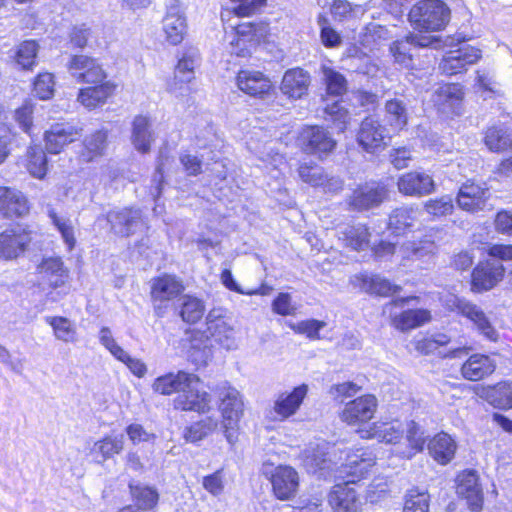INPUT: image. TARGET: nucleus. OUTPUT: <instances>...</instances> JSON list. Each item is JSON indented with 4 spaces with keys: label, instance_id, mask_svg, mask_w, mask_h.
<instances>
[{
    "label": "nucleus",
    "instance_id": "1",
    "mask_svg": "<svg viewBox=\"0 0 512 512\" xmlns=\"http://www.w3.org/2000/svg\"><path fill=\"white\" fill-rule=\"evenodd\" d=\"M405 432L409 448L407 451L401 452V454L403 457L411 458L423 449L425 443L423 433L414 421H410L406 425L398 420L391 422H375L369 426L368 429L359 431L361 438H375L380 442L389 444L397 443L403 438Z\"/></svg>",
    "mask_w": 512,
    "mask_h": 512
},
{
    "label": "nucleus",
    "instance_id": "2",
    "mask_svg": "<svg viewBox=\"0 0 512 512\" xmlns=\"http://www.w3.org/2000/svg\"><path fill=\"white\" fill-rule=\"evenodd\" d=\"M408 19L419 31H440L448 24L450 9L441 0H420L410 9Z\"/></svg>",
    "mask_w": 512,
    "mask_h": 512
},
{
    "label": "nucleus",
    "instance_id": "3",
    "mask_svg": "<svg viewBox=\"0 0 512 512\" xmlns=\"http://www.w3.org/2000/svg\"><path fill=\"white\" fill-rule=\"evenodd\" d=\"M218 396L224 435L230 444H234L237 440L239 422L244 412V403L239 391L226 384L219 387Z\"/></svg>",
    "mask_w": 512,
    "mask_h": 512
},
{
    "label": "nucleus",
    "instance_id": "4",
    "mask_svg": "<svg viewBox=\"0 0 512 512\" xmlns=\"http://www.w3.org/2000/svg\"><path fill=\"white\" fill-rule=\"evenodd\" d=\"M36 275L40 285L56 290L58 295L70 292V270L61 257H43L36 266Z\"/></svg>",
    "mask_w": 512,
    "mask_h": 512
},
{
    "label": "nucleus",
    "instance_id": "5",
    "mask_svg": "<svg viewBox=\"0 0 512 512\" xmlns=\"http://www.w3.org/2000/svg\"><path fill=\"white\" fill-rule=\"evenodd\" d=\"M110 232L118 237H130L145 228L146 223L139 208L119 207L106 213Z\"/></svg>",
    "mask_w": 512,
    "mask_h": 512
},
{
    "label": "nucleus",
    "instance_id": "6",
    "mask_svg": "<svg viewBox=\"0 0 512 512\" xmlns=\"http://www.w3.org/2000/svg\"><path fill=\"white\" fill-rule=\"evenodd\" d=\"M450 310L456 311L474 323L478 331L491 341H497L498 333L483 310L476 304L456 296L447 300Z\"/></svg>",
    "mask_w": 512,
    "mask_h": 512
},
{
    "label": "nucleus",
    "instance_id": "7",
    "mask_svg": "<svg viewBox=\"0 0 512 512\" xmlns=\"http://www.w3.org/2000/svg\"><path fill=\"white\" fill-rule=\"evenodd\" d=\"M388 197V190L382 183L367 182L355 188L348 198V205L355 211H366L380 206Z\"/></svg>",
    "mask_w": 512,
    "mask_h": 512
},
{
    "label": "nucleus",
    "instance_id": "8",
    "mask_svg": "<svg viewBox=\"0 0 512 512\" xmlns=\"http://www.w3.org/2000/svg\"><path fill=\"white\" fill-rule=\"evenodd\" d=\"M207 332L215 343L230 351L238 347L234 328L227 322L223 310L214 308L206 316Z\"/></svg>",
    "mask_w": 512,
    "mask_h": 512
},
{
    "label": "nucleus",
    "instance_id": "9",
    "mask_svg": "<svg viewBox=\"0 0 512 512\" xmlns=\"http://www.w3.org/2000/svg\"><path fill=\"white\" fill-rule=\"evenodd\" d=\"M68 71L79 83L98 84L105 81L107 74L97 59L87 55H74L68 63Z\"/></svg>",
    "mask_w": 512,
    "mask_h": 512
},
{
    "label": "nucleus",
    "instance_id": "10",
    "mask_svg": "<svg viewBox=\"0 0 512 512\" xmlns=\"http://www.w3.org/2000/svg\"><path fill=\"white\" fill-rule=\"evenodd\" d=\"M199 61V51L195 48H189L182 54L175 68L174 79L168 84L170 93L179 96L189 90L186 85L194 79V70Z\"/></svg>",
    "mask_w": 512,
    "mask_h": 512
},
{
    "label": "nucleus",
    "instance_id": "11",
    "mask_svg": "<svg viewBox=\"0 0 512 512\" xmlns=\"http://www.w3.org/2000/svg\"><path fill=\"white\" fill-rule=\"evenodd\" d=\"M263 473L269 476L274 494L280 500H288L296 494L299 486L298 473L291 466L279 465L269 471L264 466Z\"/></svg>",
    "mask_w": 512,
    "mask_h": 512
},
{
    "label": "nucleus",
    "instance_id": "12",
    "mask_svg": "<svg viewBox=\"0 0 512 512\" xmlns=\"http://www.w3.org/2000/svg\"><path fill=\"white\" fill-rule=\"evenodd\" d=\"M162 30L166 41L171 45H178L184 40L188 30L187 18L178 0H174L167 7Z\"/></svg>",
    "mask_w": 512,
    "mask_h": 512
},
{
    "label": "nucleus",
    "instance_id": "13",
    "mask_svg": "<svg viewBox=\"0 0 512 512\" xmlns=\"http://www.w3.org/2000/svg\"><path fill=\"white\" fill-rule=\"evenodd\" d=\"M481 58V51L472 46H462L448 51L439 63V69L446 75H456L467 70Z\"/></svg>",
    "mask_w": 512,
    "mask_h": 512
},
{
    "label": "nucleus",
    "instance_id": "14",
    "mask_svg": "<svg viewBox=\"0 0 512 512\" xmlns=\"http://www.w3.org/2000/svg\"><path fill=\"white\" fill-rule=\"evenodd\" d=\"M398 191L411 197H422L433 193L436 189L433 178L425 173L411 171L402 174L397 180Z\"/></svg>",
    "mask_w": 512,
    "mask_h": 512
},
{
    "label": "nucleus",
    "instance_id": "15",
    "mask_svg": "<svg viewBox=\"0 0 512 512\" xmlns=\"http://www.w3.org/2000/svg\"><path fill=\"white\" fill-rule=\"evenodd\" d=\"M308 393V386L301 384L294 387L292 391L281 392L277 395L273 403V412L275 419L284 421L295 415L300 409Z\"/></svg>",
    "mask_w": 512,
    "mask_h": 512
},
{
    "label": "nucleus",
    "instance_id": "16",
    "mask_svg": "<svg viewBox=\"0 0 512 512\" xmlns=\"http://www.w3.org/2000/svg\"><path fill=\"white\" fill-rule=\"evenodd\" d=\"M376 409V397L371 394L363 395L345 405L341 419L349 425L365 423L373 418Z\"/></svg>",
    "mask_w": 512,
    "mask_h": 512
},
{
    "label": "nucleus",
    "instance_id": "17",
    "mask_svg": "<svg viewBox=\"0 0 512 512\" xmlns=\"http://www.w3.org/2000/svg\"><path fill=\"white\" fill-rule=\"evenodd\" d=\"M199 383L200 379L197 375L178 371L177 373H167L157 377L152 384V389L161 395H171L173 393H178L179 395L187 387H192L193 384Z\"/></svg>",
    "mask_w": 512,
    "mask_h": 512
},
{
    "label": "nucleus",
    "instance_id": "18",
    "mask_svg": "<svg viewBox=\"0 0 512 512\" xmlns=\"http://www.w3.org/2000/svg\"><path fill=\"white\" fill-rule=\"evenodd\" d=\"M505 268L502 264L485 261L478 264L472 272V290L475 292L488 291L502 281Z\"/></svg>",
    "mask_w": 512,
    "mask_h": 512
},
{
    "label": "nucleus",
    "instance_id": "19",
    "mask_svg": "<svg viewBox=\"0 0 512 512\" xmlns=\"http://www.w3.org/2000/svg\"><path fill=\"white\" fill-rule=\"evenodd\" d=\"M300 143L302 149L310 154H327L336 146L330 133L319 126L306 127L301 133Z\"/></svg>",
    "mask_w": 512,
    "mask_h": 512
},
{
    "label": "nucleus",
    "instance_id": "20",
    "mask_svg": "<svg viewBox=\"0 0 512 512\" xmlns=\"http://www.w3.org/2000/svg\"><path fill=\"white\" fill-rule=\"evenodd\" d=\"M237 87L245 94L264 98L272 90V82L264 73L256 70H240L236 77Z\"/></svg>",
    "mask_w": 512,
    "mask_h": 512
},
{
    "label": "nucleus",
    "instance_id": "21",
    "mask_svg": "<svg viewBox=\"0 0 512 512\" xmlns=\"http://www.w3.org/2000/svg\"><path fill=\"white\" fill-rule=\"evenodd\" d=\"M489 196L487 187L468 181L461 185L456 202L462 210L474 213L485 209Z\"/></svg>",
    "mask_w": 512,
    "mask_h": 512
},
{
    "label": "nucleus",
    "instance_id": "22",
    "mask_svg": "<svg viewBox=\"0 0 512 512\" xmlns=\"http://www.w3.org/2000/svg\"><path fill=\"white\" fill-rule=\"evenodd\" d=\"M31 242L30 233L24 229H7L0 233V258L13 260L22 255Z\"/></svg>",
    "mask_w": 512,
    "mask_h": 512
},
{
    "label": "nucleus",
    "instance_id": "23",
    "mask_svg": "<svg viewBox=\"0 0 512 512\" xmlns=\"http://www.w3.org/2000/svg\"><path fill=\"white\" fill-rule=\"evenodd\" d=\"M386 128L375 118L363 119L357 133V142L368 153H374L384 145Z\"/></svg>",
    "mask_w": 512,
    "mask_h": 512
},
{
    "label": "nucleus",
    "instance_id": "24",
    "mask_svg": "<svg viewBox=\"0 0 512 512\" xmlns=\"http://www.w3.org/2000/svg\"><path fill=\"white\" fill-rule=\"evenodd\" d=\"M29 210V201L20 190L0 186V215L5 218L23 217Z\"/></svg>",
    "mask_w": 512,
    "mask_h": 512
},
{
    "label": "nucleus",
    "instance_id": "25",
    "mask_svg": "<svg viewBox=\"0 0 512 512\" xmlns=\"http://www.w3.org/2000/svg\"><path fill=\"white\" fill-rule=\"evenodd\" d=\"M456 493L466 500L471 510H478L482 507L483 492L479 484L478 475L475 471H464L456 479Z\"/></svg>",
    "mask_w": 512,
    "mask_h": 512
},
{
    "label": "nucleus",
    "instance_id": "26",
    "mask_svg": "<svg viewBox=\"0 0 512 512\" xmlns=\"http://www.w3.org/2000/svg\"><path fill=\"white\" fill-rule=\"evenodd\" d=\"M463 95L459 84H444L434 91L432 101L442 113L460 114Z\"/></svg>",
    "mask_w": 512,
    "mask_h": 512
},
{
    "label": "nucleus",
    "instance_id": "27",
    "mask_svg": "<svg viewBox=\"0 0 512 512\" xmlns=\"http://www.w3.org/2000/svg\"><path fill=\"white\" fill-rule=\"evenodd\" d=\"M81 135V129L69 124L57 123L45 132V148L51 154L60 153L65 146Z\"/></svg>",
    "mask_w": 512,
    "mask_h": 512
},
{
    "label": "nucleus",
    "instance_id": "28",
    "mask_svg": "<svg viewBox=\"0 0 512 512\" xmlns=\"http://www.w3.org/2000/svg\"><path fill=\"white\" fill-rule=\"evenodd\" d=\"M184 291L182 281L173 275L165 274L153 280L151 287V297L155 303V309H161L160 305L173 300Z\"/></svg>",
    "mask_w": 512,
    "mask_h": 512
},
{
    "label": "nucleus",
    "instance_id": "29",
    "mask_svg": "<svg viewBox=\"0 0 512 512\" xmlns=\"http://www.w3.org/2000/svg\"><path fill=\"white\" fill-rule=\"evenodd\" d=\"M116 85L111 81H103L86 88H81L77 95V102L87 110H94L103 106L114 94Z\"/></svg>",
    "mask_w": 512,
    "mask_h": 512
},
{
    "label": "nucleus",
    "instance_id": "30",
    "mask_svg": "<svg viewBox=\"0 0 512 512\" xmlns=\"http://www.w3.org/2000/svg\"><path fill=\"white\" fill-rule=\"evenodd\" d=\"M350 483L338 484L328 494V503L334 512H359L360 501Z\"/></svg>",
    "mask_w": 512,
    "mask_h": 512
},
{
    "label": "nucleus",
    "instance_id": "31",
    "mask_svg": "<svg viewBox=\"0 0 512 512\" xmlns=\"http://www.w3.org/2000/svg\"><path fill=\"white\" fill-rule=\"evenodd\" d=\"M437 246L434 241L424 238L420 240H412L404 242L398 252L402 261H422L429 263L434 259Z\"/></svg>",
    "mask_w": 512,
    "mask_h": 512
},
{
    "label": "nucleus",
    "instance_id": "32",
    "mask_svg": "<svg viewBox=\"0 0 512 512\" xmlns=\"http://www.w3.org/2000/svg\"><path fill=\"white\" fill-rule=\"evenodd\" d=\"M310 75L302 68H293L285 72L280 89L290 99H300L308 91Z\"/></svg>",
    "mask_w": 512,
    "mask_h": 512
},
{
    "label": "nucleus",
    "instance_id": "33",
    "mask_svg": "<svg viewBox=\"0 0 512 512\" xmlns=\"http://www.w3.org/2000/svg\"><path fill=\"white\" fill-rule=\"evenodd\" d=\"M199 384L187 387L174 399V407L182 411L205 412L210 403V396L205 391L198 389Z\"/></svg>",
    "mask_w": 512,
    "mask_h": 512
},
{
    "label": "nucleus",
    "instance_id": "34",
    "mask_svg": "<svg viewBox=\"0 0 512 512\" xmlns=\"http://www.w3.org/2000/svg\"><path fill=\"white\" fill-rule=\"evenodd\" d=\"M433 41L431 37L410 34L404 40L393 42L390 51L397 63L409 67L412 63V46L428 47Z\"/></svg>",
    "mask_w": 512,
    "mask_h": 512
},
{
    "label": "nucleus",
    "instance_id": "35",
    "mask_svg": "<svg viewBox=\"0 0 512 512\" xmlns=\"http://www.w3.org/2000/svg\"><path fill=\"white\" fill-rule=\"evenodd\" d=\"M130 496L138 512L150 511L154 509L159 501V493L153 486L143 484L132 480L128 484Z\"/></svg>",
    "mask_w": 512,
    "mask_h": 512
},
{
    "label": "nucleus",
    "instance_id": "36",
    "mask_svg": "<svg viewBox=\"0 0 512 512\" xmlns=\"http://www.w3.org/2000/svg\"><path fill=\"white\" fill-rule=\"evenodd\" d=\"M496 363L489 356L474 354L470 356L461 367L462 376L470 381H478L492 374Z\"/></svg>",
    "mask_w": 512,
    "mask_h": 512
},
{
    "label": "nucleus",
    "instance_id": "37",
    "mask_svg": "<svg viewBox=\"0 0 512 512\" xmlns=\"http://www.w3.org/2000/svg\"><path fill=\"white\" fill-rule=\"evenodd\" d=\"M188 356L196 365H205L212 357L211 340L205 332L193 330L189 332Z\"/></svg>",
    "mask_w": 512,
    "mask_h": 512
},
{
    "label": "nucleus",
    "instance_id": "38",
    "mask_svg": "<svg viewBox=\"0 0 512 512\" xmlns=\"http://www.w3.org/2000/svg\"><path fill=\"white\" fill-rule=\"evenodd\" d=\"M420 216L417 206H402L394 209L389 215L388 228L396 234L404 233L414 226Z\"/></svg>",
    "mask_w": 512,
    "mask_h": 512
},
{
    "label": "nucleus",
    "instance_id": "39",
    "mask_svg": "<svg viewBox=\"0 0 512 512\" xmlns=\"http://www.w3.org/2000/svg\"><path fill=\"white\" fill-rule=\"evenodd\" d=\"M131 139L137 151L147 153L150 150L154 136L151 130L150 120L147 117L138 115L134 118L132 122Z\"/></svg>",
    "mask_w": 512,
    "mask_h": 512
},
{
    "label": "nucleus",
    "instance_id": "40",
    "mask_svg": "<svg viewBox=\"0 0 512 512\" xmlns=\"http://www.w3.org/2000/svg\"><path fill=\"white\" fill-rule=\"evenodd\" d=\"M339 239L354 250H364L369 245L370 232L366 225H347L338 232Z\"/></svg>",
    "mask_w": 512,
    "mask_h": 512
},
{
    "label": "nucleus",
    "instance_id": "41",
    "mask_svg": "<svg viewBox=\"0 0 512 512\" xmlns=\"http://www.w3.org/2000/svg\"><path fill=\"white\" fill-rule=\"evenodd\" d=\"M428 450L437 462L447 464L454 457L456 444L448 434L440 433L430 440Z\"/></svg>",
    "mask_w": 512,
    "mask_h": 512
},
{
    "label": "nucleus",
    "instance_id": "42",
    "mask_svg": "<svg viewBox=\"0 0 512 512\" xmlns=\"http://www.w3.org/2000/svg\"><path fill=\"white\" fill-rule=\"evenodd\" d=\"M484 144L494 153L512 150V133L503 126H491L485 131Z\"/></svg>",
    "mask_w": 512,
    "mask_h": 512
},
{
    "label": "nucleus",
    "instance_id": "43",
    "mask_svg": "<svg viewBox=\"0 0 512 512\" xmlns=\"http://www.w3.org/2000/svg\"><path fill=\"white\" fill-rule=\"evenodd\" d=\"M123 448V435H108L103 439L96 441L93 444L90 453L95 456L98 462H103L113 457L115 454H119Z\"/></svg>",
    "mask_w": 512,
    "mask_h": 512
},
{
    "label": "nucleus",
    "instance_id": "44",
    "mask_svg": "<svg viewBox=\"0 0 512 512\" xmlns=\"http://www.w3.org/2000/svg\"><path fill=\"white\" fill-rule=\"evenodd\" d=\"M483 397L495 408H512V382H500L483 390Z\"/></svg>",
    "mask_w": 512,
    "mask_h": 512
},
{
    "label": "nucleus",
    "instance_id": "45",
    "mask_svg": "<svg viewBox=\"0 0 512 512\" xmlns=\"http://www.w3.org/2000/svg\"><path fill=\"white\" fill-rule=\"evenodd\" d=\"M431 318L430 312L425 309H408L395 315L392 318L393 326L401 331H408L417 328L428 322Z\"/></svg>",
    "mask_w": 512,
    "mask_h": 512
},
{
    "label": "nucleus",
    "instance_id": "46",
    "mask_svg": "<svg viewBox=\"0 0 512 512\" xmlns=\"http://www.w3.org/2000/svg\"><path fill=\"white\" fill-rule=\"evenodd\" d=\"M52 329L55 338L64 343H75L78 341L76 325L70 319L62 316H48L45 318Z\"/></svg>",
    "mask_w": 512,
    "mask_h": 512
},
{
    "label": "nucleus",
    "instance_id": "47",
    "mask_svg": "<svg viewBox=\"0 0 512 512\" xmlns=\"http://www.w3.org/2000/svg\"><path fill=\"white\" fill-rule=\"evenodd\" d=\"M375 462L371 456L352 455L348 457L346 464V474L349 477L348 483H355L365 478L374 466Z\"/></svg>",
    "mask_w": 512,
    "mask_h": 512
},
{
    "label": "nucleus",
    "instance_id": "48",
    "mask_svg": "<svg viewBox=\"0 0 512 512\" xmlns=\"http://www.w3.org/2000/svg\"><path fill=\"white\" fill-rule=\"evenodd\" d=\"M232 28L235 31L236 44L242 41L244 44H258L267 32V26L255 22L238 23Z\"/></svg>",
    "mask_w": 512,
    "mask_h": 512
},
{
    "label": "nucleus",
    "instance_id": "49",
    "mask_svg": "<svg viewBox=\"0 0 512 512\" xmlns=\"http://www.w3.org/2000/svg\"><path fill=\"white\" fill-rule=\"evenodd\" d=\"M218 427V421L212 417H205L198 422L186 427L183 437L187 442L195 443L201 441Z\"/></svg>",
    "mask_w": 512,
    "mask_h": 512
},
{
    "label": "nucleus",
    "instance_id": "50",
    "mask_svg": "<svg viewBox=\"0 0 512 512\" xmlns=\"http://www.w3.org/2000/svg\"><path fill=\"white\" fill-rule=\"evenodd\" d=\"M107 130L101 129L87 136L84 140L85 152L83 157L86 161L102 156L107 147Z\"/></svg>",
    "mask_w": 512,
    "mask_h": 512
},
{
    "label": "nucleus",
    "instance_id": "51",
    "mask_svg": "<svg viewBox=\"0 0 512 512\" xmlns=\"http://www.w3.org/2000/svg\"><path fill=\"white\" fill-rule=\"evenodd\" d=\"M180 316L187 323H196L204 315L205 305L199 298L184 295L180 299Z\"/></svg>",
    "mask_w": 512,
    "mask_h": 512
},
{
    "label": "nucleus",
    "instance_id": "52",
    "mask_svg": "<svg viewBox=\"0 0 512 512\" xmlns=\"http://www.w3.org/2000/svg\"><path fill=\"white\" fill-rule=\"evenodd\" d=\"M327 445L323 444H310L303 452V463L308 471L315 472L318 469L326 467L327 459Z\"/></svg>",
    "mask_w": 512,
    "mask_h": 512
},
{
    "label": "nucleus",
    "instance_id": "53",
    "mask_svg": "<svg viewBox=\"0 0 512 512\" xmlns=\"http://www.w3.org/2000/svg\"><path fill=\"white\" fill-rule=\"evenodd\" d=\"M386 119L391 127L402 129L407 124L408 114L406 104L399 99H391L385 105Z\"/></svg>",
    "mask_w": 512,
    "mask_h": 512
},
{
    "label": "nucleus",
    "instance_id": "54",
    "mask_svg": "<svg viewBox=\"0 0 512 512\" xmlns=\"http://www.w3.org/2000/svg\"><path fill=\"white\" fill-rule=\"evenodd\" d=\"M363 287L368 292L380 296H389L401 290L400 286L392 284L388 279L380 275L366 276L363 279Z\"/></svg>",
    "mask_w": 512,
    "mask_h": 512
},
{
    "label": "nucleus",
    "instance_id": "55",
    "mask_svg": "<svg viewBox=\"0 0 512 512\" xmlns=\"http://www.w3.org/2000/svg\"><path fill=\"white\" fill-rule=\"evenodd\" d=\"M39 50V45L35 40L23 41L17 48L15 53L16 63L22 69L29 70L36 63V57Z\"/></svg>",
    "mask_w": 512,
    "mask_h": 512
},
{
    "label": "nucleus",
    "instance_id": "56",
    "mask_svg": "<svg viewBox=\"0 0 512 512\" xmlns=\"http://www.w3.org/2000/svg\"><path fill=\"white\" fill-rule=\"evenodd\" d=\"M27 170L35 177L42 179L47 173V157L40 147H30L28 152Z\"/></svg>",
    "mask_w": 512,
    "mask_h": 512
},
{
    "label": "nucleus",
    "instance_id": "57",
    "mask_svg": "<svg viewBox=\"0 0 512 512\" xmlns=\"http://www.w3.org/2000/svg\"><path fill=\"white\" fill-rule=\"evenodd\" d=\"M430 496L426 491L410 489L405 495L403 512H428Z\"/></svg>",
    "mask_w": 512,
    "mask_h": 512
},
{
    "label": "nucleus",
    "instance_id": "58",
    "mask_svg": "<svg viewBox=\"0 0 512 512\" xmlns=\"http://www.w3.org/2000/svg\"><path fill=\"white\" fill-rule=\"evenodd\" d=\"M322 71L329 94L340 96L347 91V80L341 73L325 66Z\"/></svg>",
    "mask_w": 512,
    "mask_h": 512
},
{
    "label": "nucleus",
    "instance_id": "59",
    "mask_svg": "<svg viewBox=\"0 0 512 512\" xmlns=\"http://www.w3.org/2000/svg\"><path fill=\"white\" fill-rule=\"evenodd\" d=\"M48 215L53 224L57 227L58 231L61 233L64 242L68 246V250L71 251L76 243L74 227L71 221L59 216L53 209L49 210Z\"/></svg>",
    "mask_w": 512,
    "mask_h": 512
},
{
    "label": "nucleus",
    "instance_id": "60",
    "mask_svg": "<svg viewBox=\"0 0 512 512\" xmlns=\"http://www.w3.org/2000/svg\"><path fill=\"white\" fill-rule=\"evenodd\" d=\"M453 209V199L449 195L430 199L424 204V210L435 218L450 215L453 212Z\"/></svg>",
    "mask_w": 512,
    "mask_h": 512
},
{
    "label": "nucleus",
    "instance_id": "61",
    "mask_svg": "<svg viewBox=\"0 0 512 512\" xmlns=\"http://www.w3.org/2000/svg\"><path fill=\"white\" fill-rule=\"evenodd\" d=\"M451 338L445 333H434L416 342V349L423 354L435 353L439 348L448 345Z\"/></svg>",
    "mask_w": 512,
    "mask_h": 512
},
{
    "label": "nucleus",
    "instance_id": "62",
    "mask_svg": "<svg viewBox=\"0 0 512 512\" xmlns=\"http://www.w3.org/2000/svg\"><path fill=\"white\" fill-rule=\"evenodd\" d=\"M298 174L303 182L314 187L324 185L327 180V174L318 165L301 164L298 168Z\"/></svg>",
    "mask_w": 512,
    "mask_h": 512
},
{
    "label": "nucleus",
    "instance_id": "63",
    "mask_svg": "<svg viewBox=\"0 0 512 512\" xmlns=\"http://www.w3.org/2000/svg\"><path fill=\"white\" fill-rule=\"evenodd\" d=\"M324 110L328 116L327 120L331 121L336 129L343 132L347 128V125L350 122V115L339 102L327 105Z\"/></svg>",
    "mask_w": 512,
    "mask_h": 512
},
{
    "label": "nucleus",
    "instance_id": "64",
    "mask_svg": "<svg viewBox=\"0 0 512 512\" xmlns=\"http://www.w3.org/2000/svg\"><path fill=\"white\" fill-rule=\"evenodd\" d=\"M35 94L42 100H47L54 93V76L51 73H40L34 82Z\"/></svg>",
    "mask_w": 512,
    "mask_h": 512
}]
</instances>
